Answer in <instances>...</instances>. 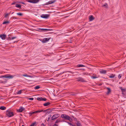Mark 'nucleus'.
Listing matches in <instances>:
<instances>
[{
  "mask_svg": "<svg viewBox=\"0 0 126 126\" xmlns=\"http://www.w3.org/2000/svg\"><path fill=\"white\" fill-rule=\"evenodd\" d=\"M40 88V87L39 86H37L35 87L34 89H38Z\"/></svg>",
  "mask_w": 126,
  "mask_h": 126,
  "instance_id": "nucleus-27",
  "label": "nucleus"
},
{
  "mask_svg": "<svg viewBox=\"0 0 126 126\" xmlns=\"http://www.w3.org/2000/svg\"><path fill=\"white\" fill-rule=\"evenodd\" d=\"M16 38V37H12L11 38V39L12 40H13L14 39H15V38Z\"/></svg>",
  "mask_w": 126,
  "mask_h": 126,
  "instance_id": "nucleus-41",
  "label": "nucleus"
},
{
  "mask_svg": "<svg viewBox=\"0 0 126 126\" xmlns=\"http://www.w3.org/2000/svg\"><path fill=\"white\" fill-rule=\"evenodd\" d=\"M25 56H26V55H25Z\"/></svg>",
  "mask_w": 126,
  "mask_h": 126,
  "instance_id": "nucleus-58",
  "label": "nucleus"
},
{
  "mask_svg": "<svg viewBox=\"0 0 126 126\" xmlns=\"http://www.w3.org/2000/svg\"><path fill=\"white\" fill-rule=\"evenodd\" d=\"M92 77L93 79H95L97 78H98L97 77L95 76H92Z\"/></svg>",
  "mask_w": 126,
  "mask_h": 126,
  "instance_id": "nucleus-39",
  "label": "nucleus"
},
{
  "mask_svg": "<svg viewBox=\"0 0 126 126\" xmlns=\"http://www.w3.org/2000/svg\"><path fill=\"white\" fill-rule=\"evenodd\" d=\"M76 93H72V94H71L73 95H76Z\"/></svg>",
  "mask_w": 126,
  "mask_h": 126,
  "instance_id": "nucleus-36",
  "label": "nucleus"
},
{
  "mask_svg": "<svg viewBox=\"0 0 126 126\" xmlns=\"http://www.w3.org/2000/svg\"><path fill=\"white\" fill-rule=\"evenodd\" d=\"M70 73H71L72 74H73L74 73L73 72H71H71H70Z\"/></svg>",
  "mask_w": 126,
  "mask_h": 126,
  "instance_id": "nucleus-49",
  "label": "nucleus"
},
{
  "mask_svg": "<svg viewBox=\"0 0 126 126\" xmlns=\"http://www.w3.org/2000/svg\"><path fill=\"white\" fill-rule=\"evenodd\" d=\"M70 43H71V41H70Z\"/></svg>",
  "mask_w": 126,
  "mask_h": 126,
  "instance_id": "nucleus-56",
  "label": "nucleus"
},
{
  "mask_svg": "<svg viewBox=\"0 0 126 126\" xmlns=\"http://www.w3.org/2000/svg\"><path fill=\"white\" fill-rule=\"evenodd\" d=\"M57 114H55L52 117L51 120H54L55 119L57 118Z\"/></svg>",
  "mask_w": 126,
  "mask_h": 126,
  "instance_id": "nucleus-12",
  "label": "nucleus"
},
{
  "mask_svg": "<svg viewBox=\"0 0 126 126\" xmlns=\"http://www.w3.org/2000/svg\"><path fill=\"white\" fill-rule=\"evenodd\" d=\"M119 88L121 91L122 94L124 95L126 93V89L123 88L121 87H119Z\"/></svg>",
  "mask_w": 126,
  "mask_h": 126,
  "instance_id": "nucleus-4",
  "label": "nucleus"
},
{
  "mask_svg": "<svg viewBox=\"0 0 126 126\" xmlns=\"http://www.w3.org/2000/svg\"><path fill=\"white\" fill-rule=\"evenodd\" d=\"M46 111H47L46 110H38L36 111L32 112V113L33 114H35V113H38V112H43V111L46 112Z\"/></svg>",
  "mask_w": 126,
  "mask_h": 126,
  "instance_id": "nucleus-5",
  "label": "nucleus"
},
{
  "mask_svg": "<svg viewBox=\"0 0 126 126\" xmlns=\"http://www.w3.org/2000/svg\"><path fill=\"white\" fill-rule=\"evenodd\" d=\"M16 7L18 8H19L20 9H21V6L20 5L18 4H16Z\"/></svg>",
  "mask_w": 126,
  "mask_h": 126,
  "instance_id": "nucleus-21",
  "label": "nucleus"
},
{
  "mask_svg": "<svg viewBox=\"0 0 126 126\" xmlns=\"http://www.w3.org/2000/svg\"><path fill=\"white\" fill-rule=\"evenodd\" d=\"M7 82V80H5V81H3L2 80H0V83H6Z\"/></svg>",
  "mask_w": 126,
  "mask_h": 126,
  "instance_id": "nucleus-29",
  "label": "nucleus"
},
{
  "mask_svg": "<svg viewBox=\"0 0 126 126\" xmlns=\"http://www.w3.org/2000/svg\"><path fill=\"white\" fill-rule=\"evenodd\" d=\"M22 76H24V77H30V78L32 77V76H29V75H27V74H23L22 75Z\"/></svg>",
  "mask_w": 126,
  "mask_h": 126,
  "instance_id": "nucleus-23",
  "label": "nucleus"
},
{
  "mask_svg": "<svg viewBox=\"0 0 126 126\" xmlns=\"http://www.w3.org/2000/svg\"><path fill=\"white\" fill-rule=\"evenodd\" d=\"M122 75L121 74H120L118 76V77L119 79H120L121 78Z\"/></svg>",
  "mask_w": 126,
  "mask_h": 126,
  "instance_id": "nucleus-32",
  "label": "nucleus"
},
{
  "mask_svg": "<svg viewBox=\"0 0 126 126\" xmlns=\"http://www.w3.org/2000/svg\"><path fill=\"white\" fill-rule=\"evenodd\" d=\"M77 126H81V124L79 122V121H78L77 123Z\"/></svg>",
  "mask_w": 126,
  "mask_h": 126,
  "instance_id": "nucleus-26",
  "label": "nucleus"
},
{
  "mask_svg": "<svg viewBox=\"0 0 126 126\" xmlns=\"http://www.w3.org/2000/svg\"><path fill=\"white\" fill-rule=\"evenodd\" d=\"M37 31H38V30H37Z\"/></svg>",
  "mask_w": 126,
  "mask_h": 126,
  "instance_id": "nucleus-59",
  "label": "nucleus"
},
{
  "mask_svg": "<svg viewBox=\"0 0 126 126\" xmlns=\"http://www.w3.org/2000/svg\"><path fill=\"white\" fill-rule=\"evenodd\" d=\"M9 21H5L3 22L2 23V24H7V23H9Z\"/></svg>",
  "mask_w": 126,
  "mask_h": 126,
  "instance_id": "nucleus-28",
  "label": "nucleus"
},
{
  "mask_svg": "<svg viewBox=\"0 0 126 126\" xmlns=\"http://www.w3.org/2000/svg\"><path fill=\"white\" fill-rule=\"evenodd\" d=\"M61 117L62 118H64L65 119H67L68 120H69L70 119V118L69 116L65 114L62 115L61 116Z\"/></svg>",
  "mask_w": 126,
  "mask_h": 126,
  "instance_id": "nucleus-3",
  "label": "nucleus"
},
{
  "mask_svg": "<svg viewBox=\"0 0 126 126\" xmlns=\"http://www.w3.org/2000/svg\"><path fill=\"white\" fill-rule=\"evenodd\" d=\"M23 90H21L19 91H18L17 92V94H21L22 93V92L23 91Z\"/></svg>",
  "mask_w": 126,
  "mask_h": 126,
  "instance_id": "nucleus-22",
  "label": "nucleus"
},
{
  "mask_svg": "<svg viewBox=\"0 0 126 126\" xmlns=\"http://www.w3.org/2000/svg\"><path fill=\"white\" fill-rule=\"evenodd\" d=\"M25 109L24 108L22 107H21L19 110H18L17 111H18V112H21L24 110Z\"/></svg>",
  "mask_w": 126,
  "mask_h": 126,
  "instance_id": "nucleus-13",
  "label": "nucleus"
},
{
  "mask_svg": "<svg viewBox=\"0 0 126 126\" xmlns=\"http://www.w3.org/2000/svg\"><path fill=\"white\" fill-rule=\"evenodd\" d=\"M29 99L31 100H33V98L32 97L30 98H29Z\"/></svg>",
  "mask_w": 126,
  "mask_h": 126,
  "instance_id": "nucleus-40",
  "label": "nucleus"
},
{
  "mask_svg": "<svg viewBox=\"0 0 126 126\" xmlns=\"http://www.w3.org/2000/svg\"><path fill=\"white\" fill-rule=\"evenodd\" d=\"M42 97H37V100L38 101H42Z\"/></svg>",
  "mask_w": 126,
  "mask_h": 126,
  "instance_id": "nucleus-25",
  "label": "nucleus"
},
{
  "mask_svg": "<svg viewBox=\"0 0 126 126\" xmlns=\"http://www.w3.org/2000/svg\"><path fill=\"white\" fill-rule=\"evenodd\" d=\"M83 75H87V73L84 72L83 73Z\"/></svg>",
  "mask_w": 126,
  "mask_h": 126,
  "instance_id": "nucleus-45",
  "label": "nucleus"
},
{
  "mask_svg": "<svg viewBox=\"0 0 126 126\" xmlns=\"http://www.w3.org/2000/svg\"><path fill=\"white\" fill-rule=\"evenodd\" d=\"M49 16L47 14H42L41 16V17L45 18H47Z\"/></svg>",
  "mask_w": 126,
  "mask_h": 126,
  "instance_id": "nucleus-10",
  "label": "nucleus"
},
{
  "mask_svg": "<svg viewBox=\"0 0 126 126\" xmlns=\"http://www.w3.org/2000/svg\"><path fill=\"white\" fill-rule=\"evenodd\" d=\"M39 1V0H32V3H38Z\"/></svg>",
  "mask_w": 126,
  "mask_h": 126,
  "instance_id": "nucleus-20",
  "label": "nucleus"
},
{
  "mask_svg": "<svg viewBox=\"0 0 126 126\" xmlns=\"http://www.w3.org/2000/svg\"><path fill=\"white\" fill-rule=\"evenodd\" d=\"M36 123L35 122L32 123L30 126H34V125Z\"/></svg>",
  "mask_w": 126,
  "mask_h": 126,
  "instance_id": "nucleus-33",
  "label": "nucleus"
},
{
  "mask_svg": "<svg viewBox=\"0 0 126 126\" xmlns=\"http://www.w3.org/2000/svg\"><path fill=\"white\" fill-rule=\"evenodd\" d=\"M115 76V75L112 74L110 76H109V77L110 78H113Z\"/></svg>",
  "mask_w": 126,
  "mask_h": 126,
  "instance_id": "nucleus-24",
  "label": "nucleus"
},
{
  "mask_svg": "<svg viewBox=\"0 0 126 126\" xmlns=\"http://www.w3.org/2000/svg\"><path fill=\"white\" fill-rule=\"evenodd\" d=\"M7 40H11V38L10 37H8V38L7 39Z\"/></svg>",
  "mask_w": 126,
  "mask_h": 126,
  "instance_id": "nucleus-38",
  "label": "nucleus"
},
{
  "mask_svg": "<svg viewBox=\"0 0 126 126\" xmlns=\"http://www.w3.org/2000/svg\"><path fill=\"white\" fill-rule=\"evenodd\" d=\"M50 39V38H45L43 39L42 42L43 43H45L48 41Z\"/></svg>",
  "mask_w": 126,
  "mask_h": 126,
  "instance_id": "nucleus-7",
  "label": "nucleus"
},
{
  "mask_svg": "<svg viewBox=\"0 0 126 126\" xmlns=\"http://www.w3.org/2000/svg\"><path fill=\"white\" fill-rule=\"evenodd\" d=\"M50 103L49 102H47L46 103H45L43 104L44 106H47L50 104Z\"/></svg>",
  "mask_w": 126,
  "mask_h": 126,
  "instance_id": "nucleus-17",
  "label": "nucleus"
},
{
  "mask_svg": "<svg viewBox=\"0 0 126 126\" xmlns=\"http://www.w3.org/2000/svg\"><path fill=\"white\" fill-rule=\"evenodd\" d=\"M28 0V1L29 2H30V3H32V2H32V0Z\"/></svg>",
  "mask_w": 126,
  "mask_h": 126,
  "instance_id": "nucleus-35",
  "label": "nucleus"
},
{
  "mask_svg": "<svg viewBox=\"0 0 126 126\" xmlns=\"http://www.w3.org/2000/svg\"><path fill=\"white\" fill-rule=\"evenodd\" d=\"M53 126H58V125L56 124H55Z\"/></svg>",
  "mask_w": 126,
  "mask_h": 126,
  "instance_id": "nucleus-47",
  "label": "nucleus"
},
{
  "mask_svg": "<svg viewBox=\"0 0 126 126\" xmlns=\"http://www.w3.org/2000/svg\"><path fill=\"white\" fill-rule=\"evenodd\" d=\"M77 79H78L77 80L78 81H81L82 82H86V81L82 78H78Z\"/></svg>",
  "mask_w": 126,
  "mask_h": 126,
  "instance_id": "nucleus-8",
  "label": "nucleus"
},
{
  "mask_svg": "<svg viewBox=\"0 0 126 126\" xmlns=\"http://www.w3.org/2000/svg\"><path fill=\"white\" fill-rule=\"evenodd\" d=\"M69 120L70 121V122H71V121L72 120V119L70 118V119L69 120Z\"/></svg>",
  "mask_w": 126,
  "mask_h": 126,
  "instance_id": "nucleus-50",
  "label": "nucleus"
},
{
  "mask_svg": "<svg viewBox=\"0 0 126 126\" xmlns=\"http://www.w3.org/2000/svg\"><path fill=\"white\" fill-rule=\"evenodd\" d=\"M6 109V107L4 106H1L0 107V109L2 110H4Z\"/></svg>",
  "mask_w": 126,
  "mask_h": 126,
  "instance_id": "nucleus-18",
  "label": "nucleus"
},
{
  "mask_svg": "<svg viewBox=\"0 0 126 126\" xmlns=\"http://www.w3.org/2000/svg\"><path fill=\"white\" fill-rule=\"evenodd\" d=\"M14 76H15L11 75L9 74H7L0 76V78H5L12 79Z\"/></svg>",
  "mask_w": 126,
  "mask_h": 126,
  "instance_id": "nucleus-2",
  "label": "nucleus"
},
{
  "mask_svg": "<svg viewBox=\"0 0 126 126\" xmlns=\"http://www.w3.org/2000/svg\"><path fill=\"white\" fill-rule=\"evenodd\" d=\"M106 71L105 70H101L100 71V72L102 74H105L106 73Z\"/></svg>",
  "mask_w": 126,
  "mask_h": 126,
  "instance_id": "nucleus-15",
  "label": "nucleus"
},
{
  "mask_svg": "<svg viewBox=\"0 0 126 126\" xmlns=\"http://www.w3.org/2000/svg\"><path fill=\"white\" fill-rule=\"evenodd\" d=\"M56 1V0H54L53 1H50L46 3L45 4V5H47L49 4H51L54 3Z\"/></svg>",
  "mask_w": 126,
  "mask_h": 126,
  "instance_id": "nucleus-9",
  "label": "nucleus"
},
{
  "mask_svg": "<svg viewBox=\"0 0 126 126\" xmlns=\"http://www.w3.org/2000/svg\"><path fill=\"white\" fill-rule=\"evenodd\" d=\"M14 18H15V17H14Z\"/></svg>",
  "mask_w": 126,
  "mask_h": 126,
  "instance_id": "nucleus-55",
  "label": "nucleus"
},
{
  "mask_svg": "<svg viewBox=\"0 0 126 126\" xmlns=\"http://www.w3.org/2000/svg\"><path fill=\"white\" fill-rule=\"evenodd\" d=\"M106 89L108 90V91L106 93L107 95H108L111 92V90L110 88L108 87H106Z\"/></svg>",
  "mask_w": 126,
  "mask_h": 126,
  "instance_id": "nucleus-14",
  "label": "nucleus"
},
{
  "mask_svg": "<svg viewBox=\"0 0 126 126\" xmlns=\"http://www.w3.org/2000/svg\"><path fill=\"white\" fill-rule=\"evenodd\" d=\"M94 18L93 16H90L89 17V19L90 21H92L94 20Z\"/></svg>",
  "mask_w": 126,
  "mask_h": 126,
  "instance_id": "nucleus-16",
  "label": "nucleus"
},
{
  "mask_svg": "<svg viewBox=\"0 0 126 126\" xmlns=\"http://www.w3.org/2000/svg\"><path fill=\"white\" fill-rule=\"evenodd\" d=\"M68 124L70 125H72V123H69V122H68Z\"/></svg>",
  "mask_w": 126,
  "mask_h": 126,
  "instance_id": "nucleus-46",
  "label": "nucleus"
},
{
  "mask_svg": "<svg viewBox=\"0 0 126 126\" xmlns=\"http://www.w3.org/2000/svg\"><path fill=\"white\" fill-rule=\"evenodd\" d=\"M29 114H30V115H32V114H32V112H29Z\"/></svg>",
  "mask_w": 126,
  "mask_h": 126,
  "instance_id": "nucleus-43",
  "label": "nucleus"
},
{
  "mask_svg": "<svg viewBox=\"0 0 126 126\" xmlns=\"http://www.w3.org/2000/svg\"><path fill=\"white\" fill-rule=\"evenodd\" d=\"M85 66L83 65L79 64L77 65V67H84Z\"/></svg>",
  "mask_w": 126,
  "mask_h": 126,
  "instance_id": "nucleus-19",
  "label": "nucleus"
},
{
  "mask_svg": "<svg viewBox=\"0 0 126 126\" xmlns=\"http://www.w3.org/2000/svg\"><path fill=\"white\" fill-rule=\"evenodd\" d=\"M41 126H45L43 123H42L41 125Z\"/></svg>",
  "mask_w": 126,
  "mask_h": 126,
  "instance_id": "nucleus-44",
  "label": "nucleus"
},
{
  "mask_svg": "<svg viewBox=\"0 0 126 126\" xmlns=\"http://www.w3.org/2000/svg\"><path fill=\"white\" fill-rule=\"evenodd\" d=\"M47 100V99L45 98H42V101H46Z\"/></svg>",
  "mask_w": 126,
  "mask_h": 126,
  "instance_id": "nucleus-37",
  "label": "nucleus"
},
{
  "mask_svg": "<svg viewBox=\"0 0 126 126\" xmlns=\"http://www.w3.org/2000/svg\"><path fill=\"white\" fill-rule=\"evenodd\" d=\"M70 43H71V41H70Z\"/></svg>",
  "mask_w": 126,
  "mask_h": 126,
  "instance_id": "nucleus-57",
  "label": "nucleus"
},
{
  "mask_svg": "<svg viewBox=\"0 0 126 126\" xmlns=\"http://www.w3.org/2000/svg\"><path fill=\"white\" fill-rule=\"evenodd\" d=\"M59 122V120H57L55 122V123H57Z\"/></svg>",
  "mask_w": 126,
  "mask_h": 126,
  "instance_id": "nucleus-42",
  "label": "nucleus"
},
{
  "mask_svg": "<svg viewBox=\"0 0 126 126\" xmlns=\"http://www.w3.org/2000/svg\"><path fill=\"white\" fill-rule=\"evenodd\" d=\"M15 3V2H13L12 4V5H14Z\"/></svg>",
  "mask_w": 126,
  "mask_h": 126,
  "instance_id": "nucleus-48",
  "label": "nucleus"
},
{
  "mask_svg": "<svg viewBox=\"0 0 126 126\" xmlns=\"http://www.w3.org/2000/svg\"><path fill=\"white\" fill-rule=\"evenodd\" d=\"M22 4H24V2H22Z\"/></svg>",
  "mask_w": 126,
  "mask_h": 126,
  "instance_id": "nucleus-51",
  "label": "nucleus"
},
{
  "mask_svg": "<svg viewBox=\"0 0 126 126\" xmlns=\"http://www.w3.org/2000/svg\"><path fill=\"white\" fill-rule=\"evenodd\" d=\"M22 126H24L23 125H22Z\"/></svg>",
  "mask_w": 126,
  "mask_h": 126,
  "instance_id": "nucleus-54",
  "label": "nucleus"
},
{
  "mask_svg": "<svg viewBox=\"0 0 126 126\" xmlns=\"http://www.w3.org/2000/svg\"><path fill=\"white\" fill-rule=\"evenodd\" d=\"M6 115L8 117H12L14 115L13 112L10 110L6 111Z\"/></svg>",
  "mask_w": 126,
  "mask_h": 126,
  "instance_id": "nucleus-1",
  "label": "nucleus"
},
{
  "mask_svg": "<svg viewBox=\"0 0 126 126\" xmlns=\"http://www.w3.org/2000/svg\"><path fill=\"white\" fill-rule=\"evenodd\" d=\"M15 42H16V41H15V42H14V43H15Z\"/></svg>",
  "mask_w": 126,
  "mask_h": 126,
  "instance_id": "nucleus-53",
  "label": "nucleus"
},
{
  "mask_svg": "<svg viewBox=\"0 0 126 126\" xmlns=\"http://www.w3.org/2000/svg\"><path fill=\"white\" fill-rule=\"evenodd\" d=\"M124 95L126 96V93L125 94V95Z\"/></svg>",
  "mask_w": 126,
  "mask_h": 126,
  "instance_id": "nucleus-52",
  "label": "nucleus"
},
{
  "mask_svg": "<svg viewBox=\"0 0 126 126\" xmlns=\"http://www.w3.org/2000/svg\"><path fill=\"white\" fill-rule=\"evenodd\" d=\"M103 6H104L106 8L108 6V4H107L106 3L105 4H104V5H103Z\"/></svg>",
  "mask_w": 126,
  "mask_h": 126,
  "instance_id": "nucleus-34",
  "label": "nucleus"
},
{
  "mask_svg": "<svg viewBox=\"0 0 126 126\" xmlns=\"http://www.w3.org/2000/svg\"><path fill=\"white\" fill-rule=\"evenodd\" d=\"M10 14V13L9 14H6L5 15L4 17H7Z\"/></svg>",
  "mask_w": 126,
  "mask_h": 126,
  "instance_id": "nucleus-30",
  "label": "nucleus"
},
{
  "mask_svg": "<svg viewBox=\"0 0 126 126\" xmlns=\"http://www.w3.org/2000/svg\"><path fill=\"white\" fill-rule=\"evenodd\" d=\"M6 35L5 34H1L0 35V37L2 40H5L6 39Z\"/></svg>",
  "mask_w": 126,
  "mask_h": 126,
  "instance_id": "nucleus-11",
  "label": "nucleus"
},
{
  "mask_svg": "<svg viewBox=\"0 0 126 126\" xmlns=\"http://www.w3.org/2000/svg\"><path fill=\"white\" fill-rule=\"evenodd\" d=\"M38 30L42 31H51L53 30H52L51 29H43V28H38Z\"/></svg>",
  "mask_w": 126,
  "mask_h": 126,
  "instance_id": "nucleus-6",
  "label": "nucleus"
},
{
  "mask_svg": "<svg viewBox=\"0 0 126 126\" xmlns=\"http://www.w3.org/2000/svg\"><path fill=\"white\" fill-rule=\"evenodd\" d=\"M16 14L17 15L20 16H22L23 15L21 13H17Z\"/></svg>",
  "mask_w": 126,
  "mask_h": 126,
  "instance_id": "nucleus-31",
  "label": "nucleus"
}]
</instances>
